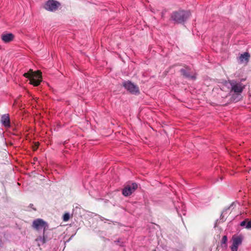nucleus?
<instances>
[{
  "label": "nucleus",
  "instance_id": "obj_1",
  "mask_svg": "<svg viewBox=\"0 0 251 251\" xmlns=\"http://www.w3.org/2000/svg\"><path fill=\"white\" fill-rule=\"evenodd\" d=\"M191 15L189 11L179 10L173 12L171 16V20L174 23L182 24L185 22Z\"/></svg>",
  "mask_w": 251,
  "mask_h": 251
},
{
  "label": "nucleus",
  "instance_id": "obj_2",
  "mask_svg": "<svg viewBox=\"0 0 251 251\" xmlns=\"http://www.w3.org/2000/svg\"><path fill=\"white\" fill-rule=\"evenodd\" d=\"M30 73H25L24 76L29 78L30 83L35 86H38L42 81V75L40 71L33 72L30 70Z\"/></svg>",
  "mask_w": 251,
  "mask_h": 251
},
{
  "label": "nucleus",
  "instance_id": "obj_3",
  "mask_svg": "<svg viewBox=\"0 0 251 251\" xmlns=\"http://www.w3.org/2000/svg\"><path fill=\"white\" fill-rule=\"evenodd\" d=\"M123 86L127 91L132 94L138 95L140 93L139 87L129 80L124 81Z\"/></svg>",
  "mask_w": 251,
  "mask_h": 251
},
{
  "label": "nucleus",
  "instance_id": "obj_4",
  "mask_svg": "<svg viewBox=\"0 0 251 251\" xmlns=\"http://www.w3.org/2000/svg\"><path fill=\"white\" fill-rule=\"evenodd\" d=\"M244 240V236L242 234L234 235L232 237V244L230 247L232 251H237L238 247L241 245Z\"/></svg>",
  "mask_w": 251,
  "mask_h": 251
},
{
  "label": "nucleus",
  "instance_id": "obj_5",
  "mask_svg": "<svg viewBox=\"0 0 251 251\" xmlns=\"http://www.w3.org/2000/svg\"><path fill=\"white\" fill-rule=\"evenodd\" d=\"M60 3L55 0H49L45 3L44 8L49 11H56L60 6Z\"/></svg>",
  "mask_w": 251,
  "mask_h": 251
},
{
  "label": "nucleus",
  "instance_id": "obj_6",
  "mask_svg": "<svg viewBox=\"0 0 251 251\" xmlns=\"http://www.w3.org/2000/svg\"><path fill=\"white\" fill-rule=\"evenodd\" d=\"M32 227L37 230L42 228H44V230H46L48 228L49 225L43 219L38 218L33 221Z\"/></svg>",
  "mask_w": 251,
  "mask_h": 251
},
{
  "label": "nucleus",
  "instance_id": "obj_7",
  "mask_svg": "<svg viewBox=\"0 0 251 251\" xmlns=\"http://www.w3.org/2000/svg\"><path fill=\"white\" fill-rule=\"evenodd\" d=\"M181 74L185 77L189 78L192 80H195L196 79V75L195 73H193L191 69L188 66H184V68H182L180 70Z\"/></svg>",
  "mask_w": 251,
  "mask_h": 251
},
{
  "label": "nucleus",
  "instance_id": "obj_8",
  "mask_svg": "<svg viewBox=\"0 0 251 251\" xmlns=\"http://www.w3.org/2000/svg\"><path fill=\"white\" fill-rule=\"evenodd\" d=\"M138 184L136 183H132L131 185H127L123 189L122 194L125 197H128L137 189Z\"/></svg>",
  "mask_w": 251,
  "mask_h": 251
},
{
  "label": "nucleus",
  "instance_id": "obj_9",
  "mask_svg": "<svg viewBox=\"0 0 251 251\" xmlns=\"http://www.w3.org/2000/svg\"><path fill=\"white\" fill-rule=\"evenodd\" d=\"M231 84L232 85L230 93L234 92L236 94L241 93L245 88V86L243 85L241 82H237L234 80H232Z\"/></svg>",
  "mask_w": 251,
  "mask_h": 251
},
{
  "label": "nucleus",
  "instance_id": "obj_10",
  "mask_svg": "<svg viewBox=\"0 0 251 251\" xmlns=\"http://www.w3.org/2000/svg\"><path fill=\"white\" fill-rule=\"evenodd\" d=\"M14 38L15 35L12 33L5 32L1 35V39L5 43L11 42Z\"/></svg>",
  "mask_w": 251,
  "mask_h": 251
},
{
  "label": "nucleus",
  "instance_id": "obj_11",
  "mask_svg": "<svg viewBox=\"0 0 251 251\" xmlns=\"http://www.w3.org/2000/svg\"><path fill=\"white\" fill-rule=\"evenodd\" d=\"M51 239V237H49L46 233V230H44L43 236H39L37 237L35 241L38 242V246H40L41 245H43Z\"/></svg>",
  "mask_w": 251,
  "mask_h": 251
},
{
  "label": "nucleus",
  "instance_id": "obj_12",
  "mask_svg": "<svg viewBox=\"0 0 251 251\" xmlns=\"http://www.w3.org/2000/svg\"><path fill=\"white\" fill-rule=\"evenodd\" d=\"M231 80L225 81L222 83V85L221 86V89L222 91L228 92L229 95L230 94V90L231 88Z\"/></svg>",
  "mask_w": 251,
  "mask_h": 251
},
{
  "label": "nucleus",
  "instance_id": "obj_13",
  "mask_svg": "<svg viewBox=\"0 0 251 251\" xmlns=\"http://www.w3.org/2000/svg\"><path fill=\"white\" fill-rule=\"evenodd\" d=\"M0 122L2 125L5 127L10 126V118L8 114H3L1 116Z\"/></svg>",
  "mask_w": 251,
  "mask_h": 251
},
{
  "label": "nucleus",
  "instance_id": "obj_14",
  "mask_svg": "<svg viewBox=\"0 0 251 251\" xmlns=\"http://www.w3.org/2000/svg\"><path fill=\"white\" fill-rule=\"evenodd\" d=\"M250 57V54L248 52H245L240 55L239 59L241 63H247L249 61Z\"/></svg>",
  "mask_w": 251,
  "mask_h": 251
},
{
  "label": "nucleus",
  "instance_id": "obj_15",
  "mask_svg": "<svg viewBox=\"0 0 251 251\" xmlns=\"http://www.w3.org/2000/svg\"><path fill=\"white\" fill-rule=\"evenodd\" d=\"M234 204V202H232L229 206H228V207L225 208L223 211L222 212L221 215V219H223L225 217V216L226 214H227L228 211L233 206V205Z\"/></svg>",
  "mask_w": 251,
  "mask_h": 251
},
{
  "label": "nucleus",
  "instance_id": "obj_16",
  "mask_svg": "<svg viewBox=\"0 0 251 251\" xmlns=\"http://www.w3.org/2000/svg\"><path fill=\"white\" fill-rule=\"evenodd\" d=\"M249 221H250V220L248 219H246L245 220L242 221L240 224V226H245V227L247 229V225L249 223Z\"/></svg>",
  "mask_w": 251,
  "mask_h": 251
},
{
  "label": "nucleus",
  "instance_id": "obj_17",
  "mask_svg": "<svg viewBox=\"0 0 251 251\" xmlns=\"http://www.w3.org/2000/svg\"><path fill=\"white\" fill-rule=\"evenodd\" d=\"M69 218H70V214L68 213H66L63 215V220L64 221H68Z\"/></svg>",
  "mask_w": 251,
  "mask_h": 251
},
{
  "label": "nucleus",
  "instance_id": "obj_18",
  "mask_svg": "<svg viewBox=\"0 0 251 251\" xmlns=\"http://www.w3.org/2000/svg\"><path fill=\"white\" fill-rule=\"evenodd\" d=\"M227 241V236L225 235L223 237L222 240V244H226Z\"/></svg>",
  "mask_w": 251,
  "mask_h": 251
},
{
  "label": "nucleus",
  "instance_id": "obj_19",
  "mask_svg": "<svg viewBox=\"0 0 251 251\" xmlns=\"http://www.w3.org/2000/svg\"><path fill=\"white\" fill-rule=\"evenodd\" d=\"M247 229H251V220H250V221H249V223L247 225Z\"/></svg>",
  "mask_w": 251,
  "mask_h": 251
},
{
  "label": "nucleus",
  "instance_id": "obj_20",
  "mask_svg": "<svg viewBox=\"0 0 251 251\" xmlns=\"http://www.w3.org/2000/svg\"><path fill=\"white\" fill-rule=\"evenodd\" d=\"M99 217L100 218V219L101 221H103L104 220H105L106 221H109V220L108 219H105L104 218L102 217V216H100V215H98Z\"/></svg>",
  "mask_w": 251,
  "mask_h": 251
},
{
  "label": "nucleus",
  "instance_id": "obj_21",
  "mask_svg": "<svg viewBox=\"0 0 251 251\" xmlns=\"http://www.w3.org/2000/svg\"><path fill=\"white\" fill-rule=\"evenodd\" d=\"M115 242L117 244L120 242V240H118L115 241Z\"/></svg>",
  "mask_w": 251,
  "mask_h": 251
},
{
  "label": "nucleus",
  "instance_id": "obj_22",
  "mask_svg": "<svg viewBox=\"0 0 251 251\" xmlns=\"http://www.w3.org/2000/svg\"><path fill=\"white\" fill-rule=\"evenodd\" d=\"M33 206V204H30V207H32V206Z\"/></svg>",
  "mask_w": 251,
  "mask_h": 251
}]
</instances>
